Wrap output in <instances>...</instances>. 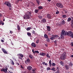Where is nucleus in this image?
Segmentation results:
<instances>
[{
    "instance_id": "nucleus-19",
    "label": "nucleus",
    "mask_w": 73,
    "mask_h": 73,
    "mask_svg": "<svg viewBox=\"0 0 73 73\" xmlns=\"http://www.w3.org/2000/svg\"><path fill=\"white\" fill-rule=\"evenodd\" d=\"M52 37L50 38V40H54V38H54V35H52Z\"/></svg>"
},
{
    "instance_id": "nucleus-59",
    "label": "nucleus",
    "mask_w": 73,
    "mask_h": 73,
    "mask_svg": "<svg viewBox=\"0 0 73 73\" xmlns=\"http://www.w3.org/2000/svg\"><path fill=\"white\" fill-rule=\"evenodd\" d=\"M16 64H17V65H20V64L17 62H16Z\"/></svg>"
},
{
    "instance_id": "nucleus-51",
    "label": "nucleus",
    "mask_w": 73,
    "mask_h": 73,
    "mask_svg": "<svg viewBox=\"0 0 73 73\" xmlns=\"http://www.w3.org/2000/svg\"><path fill=\"white\" fill-rule=\"evenodd\" d=\"M71 46H73V42H71Z\"/></svg>"
},
{
    "instance_id": "nucleus-64",
    "label": "nucleus",
    "mask_w": 73,
    "mask_h": 73,
    "mask_svg": "<svg viewBox=\"0 0 73 73\" xmlns=\"http://www.w3.org/2000/svg\"><path fill=\"white\" fill-rule=\"evenodd\" d=\"M56 73H60V71H57L56 72Z\"/></svg>"
},
{
    "instance_id": "nucleus-22",
    "label": "nucleus",
    "mask_w": 73,
    "mask_h": 73,
    "mask_svg": "<svg viewBox=\"0 0 73 73\" xmlns=\"http://www.w3.org/2000/svg\"><path fill=\"white\" fill-rule=\"evenodd\" d=\"M42 21L44 23H45L46 22V19H43L42 20Z\"/></svg>"
},
{
    "instance_id": "nucleus-30",
    "label": "nucleus",
    "mask_w": 73,
    "mask_h": 73,
    "mask_svg": "<svg viewBox=\"0 0 73 73\" xmlns=\"http://www.w3.org/2000/svg\"><path fill=\"white\" fill-rule=\"evenodd\" d=\"M49 66L51 67L52 66V62H51V60H50L49 61Z\"/></svg>"
},
{
    "instance_id": "nucleus-57",
    "label": "nucleus",
    "mask_w": 73,
    "mask_h": 73,
    "mask_svg": "<svg viewBox=\"0 0 73 73\" xmlns=\"http://www.w3.org/2000/svg\"><path fill=\"white\" fill-rule=\"evenodd\" d=\"M71 26L72 28H73V24H71Z\"/></svg>"
},
{
    "instance_id": "nucleus-43",
    "label": "nucleus",
    "mask_w": 73,
    "mask_h": 73,
    "mask_svg": "<svg viewBox=\"0 0 73 73\" xmlns=\"http://www.w3.org/2000/svg\"><path fill=\"white\" fill-rule=\"evenodd\" d=\"M32 52H33V53H34V54H35V50H34V49H32Z\"/></svg>"
},
{
    "instance_id": "nucleus-54",
    "label": "nucleus",
    "mask_w": 73,
    "mask_h": 73,
    "mask_svg": "<svg viewBox=\"0 0 73 73\" xmlns=\"http://www.w3.org/2000/svg\"><path fill=\"white\" fill-rule=\"evenodd\" d=\"M56 70H57V71H59V67H57Z\"/></svg>"
},
{
    "instance_id": "nucleus-31",
    "label": "nucleus",
    "mask_w": 73,
    "mask_h": 73,
    "mask_svg": "<svg viewBox=\"0 0 73 73\" xmlns=\"http://www.w3.org/2000/svg\"><path fill=\"white\" fill-rule=\"evenodd\" d=\"M35 12L36 13H37L38 12V10L37 9H35Z\"/></svg>"
},
{
    "instance_id": "nucleus-29",
    "label": "nucleus",
    "mask_w": 73,
    "mask_h": 73,
    "mask_svg": "<svg viewBox=\"0 0 73 73\" xmlns=\"http://www.w3.org/2000/svg\"><path fill=\"white\" fill-rule=\"evenodd\" d=\"M60 65H63L64 64V63L63 62L61 61H60Z\"/></svg>"
},
{
    "instance_id": "nucleus-44",
    "label": "nucleus",
    "mask_w": 73,
    "mask_h": 73,
    "mask_svg": "<svg viewBox=\"0 0 73 73\" xmlns=\"http://www.w3.org/2000/svg\"><path fill=\"white\" fill-rule=\"evenodd\" d=\"M35 53H36L38 54V53H39V52H38V51H35Z\"/></svg>"
},
{
    "instance_id": "nucleus-49",
    "label": "nucleus",
    "mask_w": 73,
    "mask_h": 73,
    "mask_svg": "<svg viewBox=\"0 0 73 73\" xmlns=\"http://www.w3.org/2000/svg\"><path fill=\"white\" fill-rule=\"evenodd\" d=\"M39 18V19H42V17L40 16H38Z\"/></svg>"
},
{
    "instance_id": "nucleus-7",
    "label": "nucleus",
    "mask_w": 73,
    "mask_h": 73,
    "mask_svg": "<svg viewBox=\"0 0 73 73\" xmlns=\"http://www.w3.org/2000/svg\"><path fill=\"white\" fill-rule=\"evenodd\" d=\"M31 60L29 58H28L25 61V62L26 64H28L29 62H30Z\"/></svg>"
},
{
    "instance_id": "nucleus-55",
    "label": "nucleus",
    "mask_w": 73,
    "mask_h": 73,
    "mask_svg": "<svg viewBox=\"0 0 73 73\" xmlns=\"http://www.w3.org/2000/svg\"><path fill=\"white\" fill-rule=\"evenodd\" d=\"M71 24H73V19L71 20Z\"/></svg>"
},
{
    "instance_id": "nucleus-20",
    "label": "nucleus",
    "mask_w": 73,
    "mask_h": 73,
    "mask_svg": "<svg viewBox=\"0 0 73 73\" xmlns=\"http://www.w3.org/2000/svg\"><path fill=\"white\" fill-rule=\"evenodd\" d=\"M29 58H31V59L33 58V56L32 55V54H30V55H29Z\"/></svg>"
},
{
    "instance_id": "nucleus-17",
    "label": "nucleus",
    "mask_w": 73,
    "mask_h": 73,
    "mask_svg": "<svg viewBox=\"0 0 73 73\" xmlns=\"http://www.w3.org/2000/svg\"><path fill=\"white\" fill-rule=\"evenodd\" d=\"M32 67L30 66H28L27 68V69H28L29 70H32Z\"/></svg>"
},
{
    "instance_id": "nucleus-47",
    "label": "nucleus",
    "mask_w": 73,
    "mask_h": 73,
    "mask_svg": "<svg viewBox=\"0 0 73 73\" xmlns=\"http://www.w3.org/2000/svg\"><path fill=\"white\" fill-rule=\"evenodd\" d=\"M10 68L12 70H13L14 69H13V67H11Z\"/></svg>"
},
{
    "instance_id": "nucleus-24",
    "label": "nucleus",
    "mask_w": 73,
    "mask_h": 73,
    "mask_svg": "<svg viewBox=\"0 0 73 73\" xmlns=\"http://www.w3.org/2000/svg\"><path fill=\"white\" fill-rule=\"evenodd\" d=\"M1 24L2 25H4V22H3V21L1 20L0 21V25H1Z\"/></svg>"
},
{
    "instance_id": "nucleus-10",
    "label": "nucleus",
    "mask_w": 73,
    "mask_h": 73,
    "mask_svg": "<svg viewBox=\"0 0 73 73\" xmlns=\"http://www.w3.org/2000/svg\"><path fill=\"white\" fill-rule=\"evenodd\" d=\"M61 56L64 57V58H66V52H64L62 54Z\"/></svg>"
},
{
    "instance_id": "nucleus-35",
    "label": "nucleus",
    "mask_w": 73,
    "mask_h": 73,
    "mask_svg": "<svg viewBox=\"0 0 73 73\" xmlns=\"http://www.w3.org/2000/svg\"><path fill=\"white\" fill-rule=\"evenodd\" d=\"M36 1L38 5H40V1L38 0H36Z\"/></svg>"
},
{
    "instance_id": "nucleus-50",
    "label": "nucleus",
    "mask_w": 73,
    "mask_h": 73,
    "mask_svg": "<svg viewBox=\"0 0 73 73\" xmlns=\"http://www.w3.org/2000/svg\"><path fill=\"white\" fill-rule=\"evenodd\" d=\"M10 33H11V34H12V33H13V31H10Z\"/></svg>"
},
{
    "instance_id": "nucleus-56",
    "label": "nucleus",
    "mask_w": 73,
    "mask_h": 73,
    "mask_svg": "<svg viewBox=\"0 0 73 73\" xmlns=\"http://www.w3.org/2000/svg\"><path fill=\"white\" fill-rule=\"evenodd\" d=\"M9 9L10 11H11L12 10V8H11V7H9Z\"/></svg>"
},
{
    "instance_id": "nucleus-21",
    "label": "nucleus",
    "mask_w": 73,
    "mask_h": 73,
    "mask_svg": "<svg viewBox=\"0 0 73 73\" xmlns=\"http://www.w3.org/2000/svg\"><path fill=\"white\" fill-rule=\"evenodd\" d=\"M44 37L45 38H48V36L46 34H44Z\"/></svg>"
},
{
    "instance_id": "nucleus-32",
    "label": "nucleus",
    "mask_w": 73,
    "mask_h": 73,
    "mask_svg": "<svg viewBox=\"0 0 73 73\" xmlns=\"http://www.w3.org/2000/svg\"><path fill=\"white\" fill-rule=\"evenodd\" d=\"M46 56L48 58H50V56H49V54H48V53L46 55Z\"/></svg>"
},
{
    "instance_id": "nucleus-3",
    "label": "nucleus",
    "mask_w": 73,
    "mask_h": 73,
    "mask_svg": "<svg viewBox=\"0 0 73 73\" xmlns=\"http://www.w3.org/2000/svg\"><path fill=\"white\" fill-rule=\"evenodd\" d=\"M56 6L58 8H63V5L61 3H57Z\"/></svg>"
},
{
    "instance_id": "nucleus-4",
    "label": "nucleus",
    "mask_w": 73,
    "mask_h": 73,
    "mask_svg": "<svg viewBox=\"0 0 73 73\" xmlns=\"http://www.w3.org/2000/svg\"><path fill=\"white\" fill-rule=\"evenodd\" d=\"M5 5L9 7H11V3L9 1H5L4 3Z\"/></svg>"
},
{
    "instance_id": "nucleus-58",
    "label": "nucleus",
    "mask_w": 73,
    "mask_h": 73,
    "mask_svg": "<svg viewBox=\"0 0 73 73\" xmlns=\"http://www.w3.org/2000/svg\"><path fill=\"white\" fill-rule=\"evenodd\" d=\"M57 40H55V41H54V43H57Z\"/></svg>"
},
{
    "instance_id": "nucleus-61",
    "label": "nucleus",
    "mask_w": 73,
    "mask_h": 73,
    "mask_svg": "<svg viewBox=\"0 0 73 73\" xmlns=\"http://www.w3.org/2000/svg\"><path fill=\"white\" fill-rule=\"evenodd\" d=\"M1 42H4V40H1Z\"/></svg>"
},
{
    "instance_id": "nucleus-5",
    "label": "nucleus",
    "mask_w": 73,
    "mask_h": 73,
    "mask_svg": "<svg viewBox=\"0 0 73 73\" xmlns=\"http://www.w3.org/2000/svg\"><path fill=\"white\" fill-rule=\"evenodd\" d=\"M33 12L31 11H28L26 13L29 16H30L31 17H32L33 15H32Z\"/></svg>"
},
{
    "instance_id": "nucleus-34",
    "label": "nucleus",
    "mask_w": 73,
    "mask_h": 73,
    "mask_svg": "<svg viewBox=\"0 0 73 73\" xmlns=\"http://www.w3.org/2000/svg\"><path fill=\"white\" fill-rule=\"evenodd\" d=\"M54 38H55V37H58V35H54Z\"/></svg>"
},
{
    "instance_id": "nucleus-2",
    "label": "nucleus",
    "mask_w": 73,
    "mask_h": 73,
    "mask_svg": "<svg viewBox=\"0 0 73 73\" xmlns=\"http://www.w3.org/2000/svg\"><path fill=\"white\" fill-rule=\"evenodd\" d=\"M67 35L68 36L71 37L72 38H73V33L72 31H68V32H67Z\"/></svg>"
},
{
    "instance_id": "nucleus-48",
    "label": "nucleus",
    "mask_w": 73,
    "mask_h": 73,
    "mask_svg": "<svg viewBox=\"0 0 73 73\" xmlns=\"http://www.w3.org/2000/svg\"><path fill=\"white\" fill-rule=\"evenodd\" d=\"M32 33L33 34H35V31L34 30H33Z\"/></svg>"
},
{
    "instance_id": "nucleus-33",
    "label": "nucleus",
    "mask_w": 73,
    "mask_h": 73,
    "mask_svg": "<svg viewBox=\"0 0 73 73\" xmlns=\"http://www.w3.org/2000/svg\"><path fill=\"white\" fill-rule=\"evenodd\" d=\"M51 70H53V71H56L55 70V68L53 67L51 69H50Z\"/></svg>"
},
{
    "instance_id": "nucleus-40",
    "label": "nucleus",
    "mask_w": 73,
    "mask_h": 73,
    "mask_svg": "<svg viewBox=\"0 0 73 73\" xmlns=\"http://www.w3.org/2000/svg\"><path fill=\"white\" fill-rule=\"evenodd\" d=\"M39 42V40L38 39L36 41V44H38Z\"/></svg>"
},
{
    "instance_id": "nucleus-27",
    "label": "nucleus",
    "mask_w": 73,
    "mask_h": 73,
    "mask_svg": "<svg viewBox=\"0 0 73 73\" xmlns=\"http://www.w3.org/2000/svg\"><path fill=\"white\" fill-rule=\"evenodd\" d=\"M38 9H43V7L42 6H39L38 7Z\"/></svg>"
},
{
    "instance_id": "nucleus-46",
    "label": "nucleus",
    "mask_w": 73,
    "mask_h": 73,
    "mask_svg": "<svg viewBox=\"0 0 73 73\" xmlns=\"http://www.w3.org/2000/svg\"><path fill=\"white\" fill-rule=\"evenodd\" d=\"M31 4H32V6H33V7L35 6V4H34V3L33 2H31Z\"/></svg>"
},
{
    "instance_id": "nucleus-1",
    "label": "nucleus",
    "mask_w": 73,
    "mask_h": 73,
    "mask_svg": "<svg viewBox=\"0 0 73 73\" xmlns=\"http://www.w3.org/2000/svg\"><path fill=\"white\" fill-rule=\"evenodd\" d=\"M67 35V32L65 31L64 30H62L60 33V38L61 39L64 38V36Z\"/></svg>"
},
{
    "instance_id": "nucleus-60",
    "label": "nucleus",
    "mask_w": 73,
    "mask_h": 73,
    "mask_svg": "<svg viewBox=\"0 0 73 73\" xmlns=\"http://www.w3.org/2000/svg\"><path fill=\"white\" fill-rule=\"evenodd\" d=\"M70 65H71V66H73V64H72V62H71L70 63Z\"/></svg>"
},
{
    "instance_id": "nucleus-62",
    "label": "nucleus",
    "mask_w": 73,
    "mask_h": 73,
    "mask_svg": "<svg viewBox=\"0 0 73 73\" xmlns=\"http://www.w3.org/2000/svg\"><path fill=\"white\" fill-rule=\"evenodd\" d=\"M58 39H59V40H60V39H61V38H60V37H59L58 36Z\"/></svg>"
},
{
    "instance_id": "nucleus-13",
    "label": "nucleus",
    "mask_w": 73,
    "mask_h": 73,
    "mask_svg": "<svg viewBox=\"0 0 73 73\" xmlns=\"http://www.w3.org/2000/svg\"><path fill=\"white\" fill-rule=\"evenodd\" d=\"M2 50L3 52L4 53H5V54H7V52L6 51L5 49H4V48H2L1 49Z\"/></svg>"
},
{
    "instance_id": "nucleus-41",
    "label": "nucleus",
    "mask_w": 73,
    "mask_h": 73,
    "mask_svg": "<svg viewBox=\"0 0 73 73\" xmlns=\"http://www.w3.org/2000/svg\"><path fill=\"white\" fill-rule=\"evenodd\" d=\"M12 62H11V64L12 65H15V63H14V62H13V60L12 61Z\"/></svg>"
},
{
    "instance_id": "nucleus-45",
    "label": "nucleus",
    "mask_w": 73,
    "mask_h": 73,
    "mask_svg": "<svg viewBox=\"0 0 73 73\" xmlns=\"http://www.w3.org/2000/svg\"><path fill=\"white\" fill-rule=\"evenodd\" d=\"M19 59H20V60H22V59H23V57H21V56H19Z\"/></svg>"
},
{
    "instance_id": "nucleus-63",
    "label": "nucleus",
    "mask_w": 73,
    "mask_h": 73,
    "mask_svg": "<svg viewBox=\"0 0 73 73\" xmlns=\"http://www.w3.org/2000/svg\"><path fill=\"white\" fill-rule=\"evenodd\" d=\"M45 62H43L42 63V64H43V65H45Z\"/></svg>"
},
{
    "instance_id": "nucleus-25",
    "label": "nucleus",
    "mask_w": 73,
    "mask_h": 73,
    "mask_svg": "<svg viewBox=\"0 0 73 73\" xmlns=\"http://www.w3.org/2000/svg\"><path fill=\"white\" fill-rule=\"evenodd\" d=\"M62 17L63 18H66V17H67V15H62Z\"/></svg>"
},
{
    "instance_id": "nucleus-36",
    "label": "nucleus",
    "mask_w": 73,
    "mask_h": 73,
    "mask_svg": "<svg viewBox=\"0 0 73 73\" xmlns=\"http://www.w3.org/2000/svg\"><path fill=\"white\" fill-rule=\"evenodd\" d=\"M46 41L47 42H49V41H50V39L49 38H47V39H46Z\"/></svg>"
},
{
    "instance_id": "nucleus-28",
    "label": "nucleus",
    "mask_w": 73,
    "mask_h": 73,
    "mask_svg": "<svg viewBox=\"0 0 73 73\" xmlns=\"http://www.w3.org/2000/svg\"><path fill=\"white\" fill-rule=\"evenodd\" d=\"M72 21V19L70 18H68L67 19V22H69L70 21Z\"/></svg>"
},
{
    "instance_id": "nucleus-12",
    "label": "nucleus",
    "mask_w": 73,
    "mask_h": 73,
    "mask_svg": "<svg viewBox=\"0 0 73 73\" xmlns=\"http://www.w3.org/2000/svg\"><path fill=\"white\" fill-rule=\"evenodd\" d=\"M46 28L47 31L50 32V28H51V27L49 26H47Z\"/></svg>"
},
{
    "instance_id": "nucleus-42",
    "label": "nucleus",
    "mask_w": 73,
    "mask_h": 73,
    "mask_svg": "<svg viewBox=\"0 0 73 73\" xmlns=\"http://www.w3.org/2000/svg\"><path fill=\"white\" fill-rule=\"evenodd\" d=\"M50 68L49 67H48L47 68V70H50Z\"/></svg>"
},
{
    "instance_id": "nucleus-52",
    "label": "nucleus",
    "mask_w": 73,
    "mask_h": 73,
    "mask_svg": "<svg viewBox=\"0 0 73 73\" xmlns=\"http://www.w3.org/2000/svg\"><path fill=\"white\" fill-rule=\"evenodd\" d=\"M59 13V11H58L56 12V14H58Z\"/></svg>"
},
{
    "instance_id": "nucleus-37",
    "label": "nucleus",
    "mask_w": 73,
    "mask_h": 73,
    "mask_svg": "<svg viewBox=\"0 0 73 73\" xmlns=\"http://www.w3.org/2000/svg\"><path fill=\"white\" fill-rule=\"evenodd\" d=\"M17 27L18 30H20V26L19 25L17 26Z\"/></svg>"
},
{
    "instance_id": "nucleus-23",
    "label": "nucleus",
    "mask_w": 73,
    "mask_h": 73,
    "mask_svg": "<svg viewBox=\"0 0 73 73\" xmlns=\"http://www.w3.org/2000/svg\"><path fill=\"white\" fill-rule=\"evenodd\" d=\"M64 66L65 68H66V69H69V66L68 65H65Z\"/></svg>"
},
{
    "instance_id": "nucleus-14",
    "label": "nucleus",
    "mask_w": 73,
    "mask_h": 73,
    "mask_svg": "<svg viewBox=\"0 0 73 73\" xmlns=\"http://www.w3.org/2000/svg\"><path fill=\"white\" fill-rule=\"evenodd\" d=\"M31 46H33L34 48H35L36 46V44L35 43H34V42H33L31 44Z\"/></svg>"
},
{
    "instance_id": "nucleus-16",
    "label": "nucleus",
    "mask_w": 73,
    "mask_h": 73,
    "mask_svg": "<svg viewBox=\"0 0 73 73\" xmlns=\"http://www.w3.org/2000/svg\"><path fill=\"white\" fill-rule=\"evenodd\" d=\"M27 35L28 36L30 37V38H31V37H32V36H31V33H27Z\"/></svg>"
},
{
    "instance_id": "nucleus-9",
    "label": "nucleus",
    "mask_w": 73,
    "mask_h": 73,
    "mask_svg": "<svg viewBox=\"0 0 73 73\" xmlns=\"http://www.w3.org/2000/svg\"><path fill=\"white\" fill-rule=\"evenodd\" d=\"M48 19H51V17H52V16L50 14H47L46 15Z\"/></svg>"
},
{
    "instance_id": "nucleus-8",
    "label": "nucleus",
    "mask_w": 73,
    "mask_h": 73,
    "mask_svg": "<svg viewBox=\"0 0 73 73\" xmlns=\"http://www.w3.org/2000/svg\"><path fill=\"white\" fill-rule=\"evenodd\" d=\"M7 67L5 68H3L1 70V72H5L7 71Z\"/></svg>"
},
{
    "instance_id": "nucleus-26",
    "label": "nucleus",
    "mask_w": 73,
    "mask_h": 73,
    "mask_svg": "<svg viewBox=\"0 0 73 73\" xmlns=\"http://www.w3.org/2000/svg\"><path fill=\"white\" fill-rule=\"evenodd\" d=\"M19 55L20 57H24V55L21 54H19L18 55V56H19Z\"/></svg>"
},
{
    "instance_id": "nucleus-53",
    "label": "nucleus",
    "mask_w": 73,
    "mask_h": 73,
    "mask_svg": "<svg viewBox=\"0 0 73 73\" xmlns=\"http://www.w3.org/2000/svg\"><path fill=\"white\" fill-rule=\"evenodd\" d=\"M64 13H67L68 12V11H66V10H64Z\"/></svg>"
},
{
    "instance_id": "nucleus-15",
    "label": "nucleus",
    "mask_w": 73,
    "mask_h": 73,
    "mask_svg": "<svg viewBox=\"0 0 73 73\" xmlns=\"http://www.w3.org/2000/svg\"><path fill=\"white\" fill-rule=\"evenodd\" d=\"M60 58L61 60H65V59L66 58H64V57L62 56V55L61 56V57H60Z\"/></svg>"
},
{
    "instance_id": "nucleus-38",
    "label": "nucleus",
    "mask_w": 73,
    "mask_h": 73,
    "mask_svg": "<svg viewBox=\"0 0 73 73\" xmlns=\"http://www.w3.org/2000/svg\"><path fill=\"white\" fill-rule=\"evenodd\" d=\"M30 29H31V27H28L27 29V31H29Z\"/></svg>"
},
{
    "instance_id": "nucleus-6",
    "label": "nucleus",
    "mask_w": 73,
    "mask_h": 73,
    "mask_svg": "<svg viewBox=\"0 0 73 73\" xmlns=\"http://www.w3.org/2000/svg\"><path fill=\"white\" fill-rule=\"evenodd\" d=\"M23 18L24 19H31V18H30V16L29 15H24L23 16Z\"/></svg>"
},
{
    "instance_id": "nucleus-39",
    "label": "nucleus",
    "mask_w": 73,
    "mask_h": 73,
    "mask_svg": "<svg viewBox=\"0 0 73 73\" xmlns=\"http://www.w3.org/2000/svg\"><path fill=\"white\" fill-rule=\"evenodd\" d=\"M52 65L53 66H56V64L55 63H52Z\"/></svg>"
},
{
    "instance_id": "nucleus-18",
    "label": "nucleus",
    "mask_w": 73,
    "mask_h": 73,
    "mask_svg": "<svg viewBox=\"0 0 73 73\" xmlns=\"http://www.w3.org/2000/svg\"><path fill=\"white\" fill-rule=\"evenodd\" d=\"M61 24L63 25H64L65 24V21L64 19L62 20Z\"/></svg>"
},
{
    "instance_id": "nucleus-11",
    "label": "nucleus",
    "mask_w": 73,
    "mask_h": 73,
    "mask_svg": "<svg viewBox=\"0 0 73 73\" xmlns=\"http://www.w3.org/2000/svg\"><path fill=\"white\" fill-rule=\"evenodd\" d=\"M40 56H44L46 55V53L44 52H42L40 53Z\"/></svg>"
}]
</instances>
